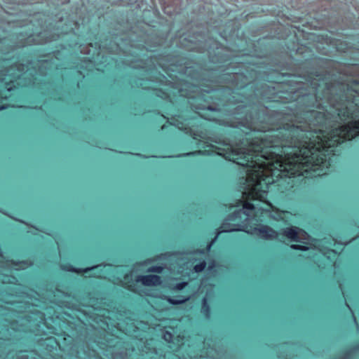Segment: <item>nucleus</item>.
Wrapping results in <instances>:
<instances>
[{
	"mask_svg": "<svg viewBox=\"0 0 359 359\" xmlns=\"http://www.w3.org/2000/svg\"><path fill=\"white\" fill-rule=\"evenodd\" d=\"M334 151L326 135L317 136L306 144L298 147L295 152L284 154H271L268 158L273 160L271 163L252 165L253 175L257 179L256 185L243 193V199H238L234 206L241 208L229 215L236 224H251L250 221L257 216L254 201L264 202L269 191L285 194L293 191L297 178L316 166H322Z\"/></svg>",
	"mask_w": 359,
	"mask_h": 359,
	"instance_id": "1",
	"label": "nucleus"
},
{
	"mask_svg": "<svg viewBox=\"0 0 359 359\" xmlns=\"http://www.w3.org/2000/svg\"><path fill=\"white\" fill-rule=\"evenodd\" d=\"M208 140L217 144L226 147V149L220 148L214 144L204 142V147H208L209 149H199L188 153L179 154L178 157H188L197 156H213L217 155L224 158L227 161L236 163V160H242L245 164H249V159L247 156L246 151L239 146L241 142L236 144V147L231 145L229 138L224 137L222 135H215L208 137Z\"/></svg>",
	"mask_w": 359,
	"mask_h": 359,
	"instance_id": "2",
	"label": "nucleus"
},
{
	"mask_svg": "<svg viewBox=\"0 0 359 359\" xmlns=\"http://www.w3.org/2000/svg\"><path fill=\"white\" fill-rule=\"evenodd\" d=\"M358 137H359V118L351 120L344 125L334 128L326 135V137L329 138L334 148Z\"/></svg>",
	"mask_w": 359,
	"mask_h": 359,
	"instance_id": "3",
	"label": "nucleus"
},
{
	"mask_svg": "<svg viewBox=\"0 0 359 359\" xmlns=\"http://www.w3.org/2000/svg\"><path fill=\"white\" fill-rule=\"evenodd\" d=\"M264 142V139H263L262 137H255V138L250 140L248 144L250 147L252 148L255 151L262 153V157L264 158V159L269 161L268 162H265L263 161H257L251 160L250 155L246 152L247 156L248 157V159H249V164L248 165L245 164V163L242 160H236L235 163H236L238 165H241L247 167V168H250L251 169H252V163H254L255 162L257 163H266V164L271 163L273 160L270 159L269 158H268V156L271 154H273V153L276 154V153L273 152V151H269L267 149H264V148H263Z\"/></svg>",
	"mask_w": 359,
	"mask_h": 359,
	"instance_id": "4",
	"label": "nucleus"
},
{
	"mask_svg": "<svg viewBox=\"0 0 359 359\" xmlns=\"http://www.w3.org/2000/svg\"><path fill=\"white\" fill-rule=\"evenodd\" d=\"M242 228L240 229H231L229 230H222L219 231V233L222 232H231L234 231H243L251 234H255L258 237L261 238L268 239L275 238L276 236V233L269 226H262V228L257 229L256 227H253V226H241Z\"/></svg>",
	"mask_w": 359,
	"mask_h": 359,
	"instance_id": "5",
	"label": "nucleus"
},
{
	"mask_svg": "<svg viewBox=\"0 0 359 359\" xmlns=\"http://www.w3.org/2000/svg\"><path fill=\"white\" fill-rule=\"evenodd\" d=\"M285 236L293 241H302L309 240V236L304 231L298 228H290L285 231Z\"/></svg>",
	"mask_w": 359,
	"mask_h": 359,
	"instance_id": "6",
	"label": "nucleus"
},
{
	"mask_svg": "<svg viewBox=\"0 0 359 359\" xmlns=\"http://www.w3.org/2000/svg\"><path fill=\"white\" fill-rule=\"evenodd\" d=\"M137 281H141L144 285H160L161 281L158 276L147 275L140 276L137 278Z\"/></svg>",
	"mask_w": 359,
	"mask_h": 359,
	"instance_id": "7",
	"label": "nucleus"
},
{
	"mask_svg": "<svg viewBox=\"0 0 359 359\" xmlns=\"http://www.w3.org/2000/svg\"><path fill=\"white\" fill-rule=\"evenodd\" d=\"M338 116L341 119H347L353 118V113L350 111L348 107H344L341 109Z\"/></svg>",
	"mask_w": 359,
	"mask_h": 359,
	"instance_id": "8",
	"label": "nucleus"
},
{
	"mask_svg": "<svg viewBox=\"0 0 359 359\" xmlns=\"http://www.w3.org/2000/svg\"><path fill=\"white\" fill-rule=\"evenodd\" d=\"M156 114L162 116L164 119H166V123L168 124V126H175V121H177V116L176 115L172 116L171 121H170L169 118L161 114L159 111H156Z\"/></svg>",
	"mask_w": 359,
	"mask_h": 359,
	"instance_id": "9",
	"label": "nucleus"
},
{
	"mask_svg": "<svg viewBox=\"0 0 359 359\" xmlns=\"http://www.w3.org/2000/svg\"><path fill=\"white\" fill-rule=\"evenodd\" d=\"M189 132L194 140L198 141V144L201 142L199 139L201 137V135L199 133L194 132L191 128H189Z\"/></svg>",
	"mask_w": 359,
	"mask_h": 359,
	"instance_id": "10",
	"label": "nucleus"
},
{
	"mask_svg": "<svg viewBox=\"0 0 359 359\" xmlns=\"http://www.w3.org/2000/svg\"><path fill=\"white\" fill-rule=\"evenodd\" d=\"M187 299H189V297H187V298H183L182 299H172L171 298H168V301L170 303V304H182L183 302H184L185 301H187Z\"/></svg>",
	"mask_w": 359,
	"mask_h": 359,
	"instance_id": "11",
	"label": "nucleus"
},
{
	"mask_svg": "<svg viewBox=\"0 0 359 359\" xmlns=\"http://www.w3.org/2000/svg\"><path fill=\"white\" fill-rule=\"evenodd\" d=\"M205 265H206V264H205V262H201L199 264H196L194 266L195 271L196 272H201V271H202L205 268Z\"/></svg>",
	"mask_w": 359,
	"mask_h": 359,
	"instance_id": "12",
	"label": "nucleus"
},
{
	"mask_svg": "<svg viewBox=\"0 0 359 359\" xmlns=\"http://www.w3.org/2000/svg\"><path fill=\"white\" fill-rule=\"evenodd\" d=\"M290 248L294 250H301L304 251L309 250L311 247L301 245H292Z\"/></svg>",
	"mask_w": 359,
	"mask_h": 359,
	"instance_id": "13",
	"label": "nucleus"
},
{
	"mask_svg": "<svg viewBox=\"0 0 359 359\" xmlns=\"http://www.w3.org/2000/svg\"><path fill=\"white\" fill-rule=\"evenodd\" d=\"M162 271V268L160 266H153L148 269L149 272H157L160 273Z\"/></svg>",
	"mask_w": 359,
	"mask_h": 359,
	"instance_id": "14",
	"label": "nucleus"
},
{
	"mask_svg": "<svg viewBox=\"0 0 359 359\" xmlns=\"http://www.w3.org/2000/svg\"><path fill=\"white\" fill-rule=\"evenodd\" d=\"M203 310L204 312H206V313H208L209 311V308L207 305V300L205 298L203 299Z\"/></svg>",
	"mask_w": 359,
	"mask_h": 359,
	"instance_id": "15",
	"label": "nucleus"
},
{
	"mask_svg": "<svg viewBox=\"0 0 359 359\" xmlns=\"http://www.w3.org/2000/svg\"><path fill=\"white\" fill-rule=\"evenodd\" d=\"M163 338L165 341H170L171 339H172V334L171 333L168 332H166L164 334H163Z\"/></svg>",
	"mask_w": 359,
	"mask_h": 359,
	"instance_id": "16",
	"label": "nucleus"
},
{
	"mask_svg": "<svg viewBox=\"0 0 359 359\" xmlns=\"http://www.w3.org/2000/svg\"><path fill=\"white\" fill-rule=\"evenodd\" d=\"M187 283L185 282H183V283H179L176 285V288L177 290H182V288H184L185 287V285H187Z\"/></svg>",
	"mask_w": 359,
	"mask_h": 359,
	"instance_id": "17",
	"label": "nucleus"
},
{
	"mask_svg": "<svg viewBox=\"0 0 359 359\" xmlns=\"http://www.w3.org/2000/svg\"><path fill=\"white\" fill-rule=\"evenodd\" d=\"M157 90H158V93H160L162 95V97L163 96H168V93L164 90H163L162 88H158Z\"/></svg>",
	"mask_w": 359,
	"mask_h": 359,
	"instance_id": "18",
	"label": "nucleus"
},
{
	"mask_svg": "<svg viewBox=\"0 0 359 359\" xmlns=\"http://www.w3.org/2000/svg\"><path fill=\"white\" fill-rule=\"evenodd\" d=\"M287 130H288L289 128H294V129H298L299 128V126H295V125H289V124H287V127L285 128Z\"/></svg>",
	"mask_w": 359,
	"mask_h": 359,
	"instance_id": "19",
	"label": "nucleus"
},
{
	"mask_svg": "<svg viewBox=\"0 0 359 359\" xmlns=\"http://www.w3.org/2000/svg\"><path fill=\"white\" fill-rule=\"evenodd\" d=\"M279 220H283L284 221V224H287V225L292 224V223H290L287 220H284L283 217L281 215L279 216Z\"/></svg>",
	"mask_w": 359,
	"mask_h": 359,
	"instance_id": "20",
	"label": "nucleus"
},
{
	"mask_svg": "<svg viewBox=\"0 0 359 359\" xmlns=\"http://www.w3.org/2000/svg\"><path fill=\"white\" fill-rule=\"evenodd\" d=\"M311 74L315 76V77H319L320 76V74L318 72H312Z\"/></svg>",
	"mask_w": 359,
	"mask_h": 359,
	"instance_id": "21",
	"label": "nucleus"
},
{
	"mask_svg": "<svg viewBox=\"0 0 359 359\" xmlns=\"http://www.w3.org/2000/svg\"><path fill=\"white\" fill-rule=\"evenodd\" d=\"M217 236L215 238V239L208 245V250H210L213 242L215 241V240L217 238Z\"/></svg>",
	"mask_w": 359,
	"mask_h": 359,
	"instance_id": "22",
	"label": "nucleus"
},
{
	"mask_svg": "<svg viewBox=\"0 0 359 359\" xmlns=\"http://www.w3.org/2000/svg\"><path fill=\"white\" fill-rule=\"evenodd\" d=\"M6 109H7V106L6 104H3V105L0 106V111L4 110Z\"/></svg>",
	"mask_w": 359,
	"mask_h": 359,
	"instance_id": "23",
	"label": "nucleus"
},
{
	"mask_svg": "<svg viewBox=\"0 0 359 359\" xmlns=\"http://www.w3.org/2000/svg\"><path fill=\"white\" fill-rule=\"evenodd\" d=\"M20 224H25V225H27V224H31L30 223H28L27 222H25L23 220H20Z\"/></svg>",
	"mask_w": 359,
	"mask_h": 359,
	"instance_id": "24",
	"label": "nucleus"
},
{
	"mask_svg": "<svg viewBox=\"0 0 359 359\" xmlns=\"http://www.w3.org/2000/svg\"><path fill=\"white\" fill-rule=\"evenodd\" d=\"M13 83V81H8V82H6V87H8V86H10V85H11V83Z\"/></svg>",
	"mask_w": 359,
	"mask_h": 359,
	"instance_id": "25",
	"label": "nucleus"
},
{
	"mask_svg": "<svg viewBox=\"0 0 359 359\" xmlns=\"http://www.w3.org/2000/svg\"><path fill=\"white\" fill-rule=\"evenodd\" d=\"M165 128H166L165 124H163V125H162V126H161V130H165Z\"/></svg>",
	"mask_w": 359,
	"mask_h": 359,
	"instance_id": "26",
	"label": "nucleus"
},
{
	"mask_svg": "<svg viewBox=\"0 0 359 359\" xmlns=\"http://www.w3.org/2000/svg\"><path fill=\"white\" fill-rule=\"evenodd\" d=\"M7 90H8V91H12V90H14V88H12V87H8V88H7Z\"/></svg>",
	"mask_w": 359,
	"mask_h": 359,
	"instance_id": "27",
	"label": "nucleus"
},
{
	"mask_svg": "<svg viewBox=\"0 0 359 359\" xmlns=\"http://www.w3.org/2000/svg\"><path fill=\"white\" fill-rule=\"evenodd\" d=\"M219 224L224 225V224H229V223H226V222H222V223H220Z\"/></svg>",
	"mask_w": 359,
	"mask_h": 359,
	"instance_id": "28",
	"label": "nucleus"
},
{
	"mask_svg": "<svg viewBox=\"0 0 359 359\" xmlns=\"http://www.w3.org/2000/svg\"><path fill=\"white\" fill-rule=\"evenodd\" d=\"M353 82H354V83H355V84H359V82H358V81H354Z\"/></svg>",
	"mask_w": 359,
	"mask_h": 359,
	"instance_id": "29",
	"label": "nucleus"
},
{
	"mask_svg": "<svg viewBox=\"0 0 359 359\" xmlns=\"http://www.w3.org/2000/svg\"><path fill=\"white\" fill-rule=\"evenodd\" d=\"M18 65H19V66H21V67H22V66H23V65H22V64H21V63H20V64H18Z\"/></svg>",
	"mask_w": 359,
	"mask_h": 359,
	"instance_id": "30",
	"label": "nucleus"
},
{
	"mask_svg": "<svg viewBox=\"0 0 359 359\" xmlns=\"http://www.w3.org/2000/svg\"><path fill=\"white\" fill-rule=\"evenodd\" d=\"M327 87L329 88L330 87V83H327Z\"/></svg>",
	"mask_w": 359,
	"mask_h": 359,
	"instance_id": "31",
	"label": "nucleus"
},
{
	"mask_svg": "<svg viewBox=\"0 0 359 359\" xmlns=\"http://www.w3.org/2000/svg\"><path fill=\"white\" fill-rule=\"evenodd\" d=\"M352 224L356 225V224H358V223H356V222H354V223H353Z\"/></svg>",
	"mask_w": 359,
	"mask_h": 359,
	"instance_id": "32",
	"label": "nucleus"
}]
</instances>
